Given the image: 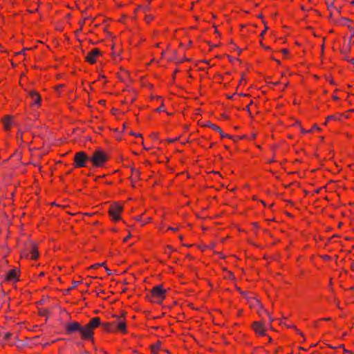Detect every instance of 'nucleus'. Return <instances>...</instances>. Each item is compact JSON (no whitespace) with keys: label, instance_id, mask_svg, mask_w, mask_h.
Instances as JSON below:
<instances>
[{"label":"nucleus","instance_id":"obj_52","mask_svg":"<svg viewBox=\"0 0 354 354\" xmlns=\"http://www.w3.org/2000/svg\"><path fill=\"white\" fill-rule=\"evenodd\" d=\"M329 17H330V18H331V17H332V14H331V13L330 14Z\"/></svg>","mask_w":354,"mask_h":354},{"label":"nucleus","instance_id":"obj_29","mask_svg":"<svg viewBox=\"0 0 354 354\" xmlns=\"http://www.w3.org/2000/svg\"><path fill=\"white\" fill-rule=\"evenodd\" d=\"M48 313V310H44L42 312H41V315H46Z\"/></svg>","mask_w":354,"mask_h":354},{"label":"nucleus","instance_id":"obj_21","mask_svg":"<svg viewBox=\"0 0 354 354\" xmlns=\"http://www.w3.org/2000/svg\"><path fill=\"white\" fill-rule=\"evenodd\" d=\"M79 283H80V281H74L73 286L71 288H70L68 290H71L73 288L76 287Z\"/></svg>","mask_w":354,"mask_h":354},{"label":"nucleus","instance_id":"obj_20","mask_svg":"<svg viewBox=\"0 0 354 354\" xmlns=\"http://www.w3.org/2000/svg\"><path fill=\"white\" fill-rule=\"evenodd\" d=\"M262 312L265 314H266L268 317H269V319H270V322H272L273 321V319L271 318L270 315V313L268 311H267L266 310H263Z\"/></svg>","mask_w":354,"mask_h":354},{"label":"nucleus","instance_id":"obj_42","mask_svg":"<svg viewBox=\"0 0 354 354\" xmlns=\"http://www.w3.org/2000/svg\"><path fill=\"white\" fill-rule=\"evenodd\" d=\"M133 172H135V173H136V174H138V170H136V169H133Z\"/></svg>","mask_w":354,"mask_h":354},{"label":"nucleus","instance_id":"obj_17","mask_svg":"<svg viewBox=\"0 0 354 354\" xmlns=\"http://www.w3.org/2000/svg\"><path fill=\"white\" fill-rule=\"evenodd\" d=\"M12 336V333H9V332H6L3 334V338L5 339H8L11 337Z\"/></svg>","mask_w":354,"mask_h":354},{"label":"nucleus","instance_id":"obj_36","mask_svg":"<svg viewBox=\"0 0 354 354\" xmlns=\"http://www.w3.org/2000/svg\"><path fill=\"white\" fill-rule=\"evenodd\" d=\"M323 258H324V259H330V257H329L328 255H324V256L323 257Z\"/></svg>","mask_w":354,"mask_h":354},{"label":"nucleus","instance_id":"obj_6","mask_svg":"<svg viewBox=\"0 0 354 354\" xmlns=\"http://www.w3.org/2000/svg\"><path fill=\"white\" fill-rule=\"evenodd\" d=\"M111 324H113V327L115 328V331L118 330L122 333L126 332V323L121 317H117V319Z\"/></svg>","mask_w":354,"mask_h":354},{"label":"nucleus","instance_id":"obj_51","mask_svg":"<svg viewBox=\"0 0 354 354\" xmlns=\"http://www.w3.org/2000/svg\"><path fill=\"white\" fill-rule=\"evenodd\" d=\"M40 275H41V276H43V275H44V272H41V273H40Z\"/></svg>","mask_w":354,"mask_h":354},{"label":"nucleus","instance_id":"obj_34","mask_svg":"<svg viewBox=\"0 0 354 354\" xmlns=\"http://www.w3.org/2000/svg\"><path fill=\"white\" fill-rule=\"evenodd\" d=\"M80 354H90V353L86 351H82Z\"/></svg>","mask_w":354,"mask_h":354},{"label":"nucleus","instance_id":"obj_32","mask_svg":"<svg viewBox=\"0 0 354 354\" xmlns=\"http://www.w3.org/2000/svg\"><path fill=\"white\" fill-rule=\"evenodd\" d=\"M169 230H171V231H174V232H176L178 230V228H174V227H169Z\"/></svg>","mask_w":354,"mask_h":354},{"label":"nucleus","instance_id":"obj_26","mask_svg":"<svg viewBox=\"0 0 354 354\" xmlns=\"http://www.w3.org/2000/svg\"><path fill=\"white\" fill-rule=\"evenodd\" d=\"M281 52L283 54L286 55L288 53V50L286 48H283L281 50Z\"/></svg>","mask_w":354,"mask_h":354},{"label":"nucleus","instance_id":"obj_8","mask_svg":"<svg viewBox=\"0 0 354 354\" xmlns=\"http://www.w3.org/2000/svg\"><path fill=\"white\" fill-rule=\"evenodd\" d=\"M30 254H31L30 259H37L39 256V253L37 249V247L34 243H30L28 246H27L26 248Z\"/></svg>","mask_w":354,"mask_h":354},{"label":"nucleus","instance_id":"obj_48","mask_svg":"<svg viewBox=\"0 0 354 354\" xmlns=\"http://www.w3.org/2000/svg\"><path fill=\"white\" fill-rule=\"evenodd\" d=\"M100 102L101 104H103V103H104V101L101 100Z\"/></svg>","mask_w":354,"mask_h":354},{"label":"nucleus","instance_id":"obj_33","mask_svg":"<svg viewBox=\"0 0 354 354\" xmlns=\"http://www.w3.org/2000/svg\"><path fill=\"white\" fill-rule=\"evenodd\" d=\"M348 62L353 64H354V58H352V59H348Z\"/></svg>","mask_w":354,"mask_h":354},{"label":"nucleus","instance_id":"obj_37","mask_svg":"<svg viewBox=\"0 0 354 354\" xmlns=\"http://www.w3.org/2000/svg\"><path fill=\"white\" fill-rule=\"evenodd\" d=\"M245 109H246L248 111H250V105H248V106L245 108Z\"/></svg>","mask_w":354,"mask_h":354},{"label":"nucleus","instance_id":"obj_53","mask_svg":"<svg viewBox=\"0 0 354 354\" xmlns=\"http://www.w3.org/2000/svg\"><path fill=\"white\" fill-rule=\"evenodd\" d=\"M264 48H265L266 49H268V48H269V47H268V46H265Z\"/></svg>","mask_w":354,"mask_h":354},{"label":"nucleus","instance_id":"obj_35","mask_svg":"<svg viewBox=\"0 0 354 354\" xmlns=\"http://www.w3.org/2000/svg\"><path fill=\"white\" fill-rule=\"evenodd\" d=\"M268 29V27H266V30H264L261 33V36H263L265 33H266V30Z\"/></svg>","mask_w":354,"mask_h":354},{"label":"nucleus","instance_id":"obj_15","mask_svg":"<svg viewBox=\"0 0 354 354\" xmlns=\"http://www.w3.org/2000/svg\"><path fill=\"white\" fill-rule=\"evenodd\" d=\"M105 265V263L103 262V263H95V264H93L92 265L90 268L91 269H95L97 268H99L100 266H104Z\"/></svg>","mask_w":354,"mask_h":354},{"label":"nucleus","instance_id":"obj_10","mask_svg":"<svg viewBox=\"0 0 354 354\" xmlns=\"http://www.w3.org/2000/svg\"><path fill=\"white\" fill-rule=\"evenodd\" d=\"M253 328L256 333H259L261 335H265V328L263 326L262 324L260 322H254L253 324Z\"/></svg>","mask_w":354,"mask_h":354},{"label":"nucleus","instance_id":"obj_4","mask_svg":"<svg viewBox=\"0 0 354 354\" xmlns=\"http://www.w3.org/2000/svg\"><path fill=\"white\" fill-rule=\"evenodd\" d=\"M89 161V157L84 151H79L74 156V166L76 168L86 166V162Z\"/></svg>","mask_w":354,"mask_h":354},{"label":"nucleus","instance_id":"obj_43","mask_svg":"<svg viewBox=\"0 0 354 354\" xmlns=\"http://www.w3.org/2000/svg\"><path fill=\"white\" fill-rule=\"evenodd\" d=\"M342 19L344 20V21H350V20L348 19H346V18H343Z\"/></svg>","mask_w":354,"mask_h":354},{"label":"nucleus","instance_id":"obj_18","mask_svg":"<svg viewBox=\"0 0 354 354\" xmlns=\"http://www.w3.org/2000/svg\"><path fill=\"white\" fill-rule=\"evenodd\" d=\"M218 132L222 138H231V136L230 135L223 133L221 129V131H218Z\"/></svg>","mask_w":354,"mask_h":354},{"label":"nucleus","instance_id":"obj_14","mask_svg":"<svg viewBox=\"0 0 354 354\" xmlns=\"http://www.w3.org/2000/svg\"><path fill=\"white\" fill-rule=\"evenodd\" d=\"M204 126L205 127H210L211 129L216 131H221V128L218 127V126L215 125L214 124H212L209 122H207L205 124H204Z\"/></svg>","mask_w":354,"mask_h":354},{"label":"nucleus","instance_id":"obj_25","mask_svg":"<svg viewBox=\"0 0 354 354\" xmlns=\"http://www.w3.org/2000/svg\"><path fill=\"white\" fill-rule=\"evenodd\" d=\"M28 48H24L21 51H19L18 53H16V55H21V54H24V51L26 50H27Z\"/></svg>","mask_w":354,"mask_h":354},{"label":"nucleus","instance_id":"obj_31","mask_svg":"<svg viewBox=\"0 0 354 354\" xmlns=\"http://www.w3.org/2000/svg\"><path fill=\"white\" fill-rule=\"evenodd\" d=\"M334 117L333 115H329L327 117L326 120H330V119H333Z\"/></svg>","mask_w":354,"mask_h":354},{"label":"nucleus","instance_id":"obj_39","mask_svg":"<svg viewBox=\"0 0 354 354\" xmlns=\"http://www.w3.org/2000/svg\"><path fill=\"white\" fill-rule=\"evenodd\" d=\"M351 268L354 270V262H353L351 264Z\"/></svg>","mask_w":354,"mask_h":354},{"label":"nucleus","instance_id":"obj_28","mask_svg":"<svg viewBox=\"0 0 354 354\" xmlns=\"http://www.w3.org/2000/svg\"><path fill=\"white\" fill-rule=\"evenodd\" d=\"M131 237V234H129L127 236H126L124 239V242H126L128 241V239Z\"/></svg>","mask_w":354,"mask_h":354},{"label":"nucleus","instance_id":"obj_40","mask_svg":"<svg viewBox=\"0 0 354 354\" xmlns=\"http://www.w3.org/2000/svg\"><path fill=\"white\" fill-rule=\"evenodd\" d=\"M240 292H241V294L242 295L245 296V293L244 292H243V291H240Z\"/></svg>","mask_w":354,"mask_h":354},{"label":"nucleus","instance_id":"obj_5","mask_svg":"<svg viewBox=\"0 0 354 354\" xmlns=\"http://www.w3.org/2000/svg\"><path fill=\"white\" fill-rule=\"evenodd\" d=\"M122 206L119 204H115L111 206L109 212L112 219L115 221L120 219V214L122 211Z\"/></svg>","mask_w":354,"mask_h":354},{"label":"nucleus","instance_id":"obj_54","mask_svg":"<svg viewBox=\"0 0 354 354\" xmlns=\"http://www.w3.org/2000/svg\"><path fill=\"white\" fill-rule=\"evenodd\" d=\"M276 62L278 63V64H280V62L279 60H276Z\"/></svg>","mask_w":354,"mask_h":354},{"label":"nucleus","instance_id":"obj_7","mask_svg":"<svg viewBox=\"0 0 354 354\" xmlns=\"http://www.w3.org/2000/svg\"><path fill=\"white\" fill-rule=\"evenodd\" d=\"M100 54V51L97 48L93 49L86 56V61L91 64H94L96 62L95 58Z\"/></svg>","mask_w":354,"mask_h":354},{"label":"nucleus","instance_id":"obj_1","mask_svg":"<svg viewBox=\"0 0 354 354\" xmlns=\"http://www.w3.org/2000/svg\"><path fill=\"white\" fill-rule=\"evenodd\" d=\"M100 324V319L97 317L92 318L89 322L84 326H82L78 322H73L66 326V333L67 335L79 333L82 339H92L93 330L99 327Z\"/></svg>","mask_w":354,"mask_h":354},{"label":"nucleus","instance_id":"obj_30","mask_svg":"<svg viewBox=\"0 0 354 354\" xmlns=\"http://www.w3.org/2000/svg\"><path fill=\"white\" fill-rule=\"evenodd\" d=\"M130 134L131 135H133V136H141L140 134H136L135 132H133V131H131L130 132Z\"/></svg>","mask_w":354,"mask_h":354},{"label":"nucleus","instance_id":"obj_46","mask_svg":"<svg viewBox=\"0 0 354 354\" xmlns=\"http://www.w3.org/2000/svg\"><path fill=\"white\" fill-rule=\"evenodd\" d=\"M344 352H345V353H351V351H348V350H346V349H344Z\"/></svg>","mask_w":354,"mask_h":354},{"label":"nucleus","instance_id":"obj_2","mask_svg":"<svg viewBox=\"0 0 354 354\" xmlns=\"http://www.w3.org/2000/svg\"><path fill=\"white\" fill-rule=\"evenodd\" d=\"M166 290L161 285L154 286L151 290V296H149L151 301L160 304L165 298Z\"/></svg>","mask_w":354,"mask_h":354},{"label":"nucleus","instance_id":"obj_3","mask_svg":"<svg viewBox=\"0 0 354 354\" xmlns=\"http://www.w3.org/2000/svg\"><path fill=\"white\" fill-rule=\"evenodd\" d=\"M107 160V156L102 150H97L89 157L91 161L95 166L100 167Z\"/></svg>","mask_w":354,"mask_h":354},{"label":"nucleus","instance_id":"obj_47","mask_svg":"<svg viewBox=\"0 0 354 354\" xmlns=\"http://www.w3.org/2000/svg\"><path fill=\"white\" fill-rule=\"evenodd\" d=\"M323 320L328 321V320H330V318H324Z\"/></svg>","mask_w":354,"mask_h":354},{"label":"nucleus","instance_id":"obj_11","mask_svg":"<svg viewBox=\"0 0 354 354\" xmlns=\"http://www.w3.org/2000/svg\"><path fill=\"white\" fill-rule=\"evenodd\" d=\"M29 96L35 104L39 105L40 104V96L37 92L35 91H30L29 92Z\"/></svg>","mask_w":354,"mask_h":354},{"label":"nucleus","instance_id":"obj_50","mask_svg":"<svg viewBox=\"0 0 354 354\" xmlns=\"http://www.w3.org/2000/svg\"><path fill=\"white\" fill-rule=\"evenodd\" d=\"M322 51L324 50V45H322Z\"/></svg>","mask_w":354,"mask_h":354},{"label":"nucleus","instance_id":"obj_24","mask_svg":"<svg viewBox=\"0 0 354 354\" xmlns=\"http://www.w3.org/2000/svg\"><path fill=\"white\" fill-rule=\"evenodd\" d=\"M292 328H294L295 329V330L297 331V333H299V335H301V336H303V335H304V334H303L301 331H299V330H298L295 326H292Z\"/></svg>","mask_w":354,"mask_h":354},{"label":"nucleus","instance_id":"obj_19","mask_svg":"<svg viewBox=\"0 0 354 354\" xmlns=\"http://www.w3.org/2000/svg\"><path fill=\"white\" fill-rule=\"evenodd\" d=\"M153 16L151 15H146L145 17V21L149 23V21H151L152 19H153Z\"/></svg>","mask_w":354,"mask_h":354},{"label":"nucleus","instance_id":"obj_45","mask_svg":"<svg viewBox=\"0 0 354 354\" xmlns=\"http://www.w3.org/2000/svg\"><path fill=\"white\" fill-rule=\"evenodd\" d=\"M333 99H334L335 100H338V97H337V96H334V97H333Z\"/></svg>","mask_w":354,"mask_h":354},{"label":"nucleus","instance_id":"obj_13","mask_svg":"<svg viewBox=\"0 0 354 354\" xmlns=\"http://www.w3.org/2000/svg\"><path fill=\"white\" fill-rule=\"evenodd\" d=\"M11 122H12V117L10 115L6 116V118L3 120L4 128L6 129H10V127H11Z\"/></svg>","mask_w":354,"mask_h":354},{"label":"nucleus","instance_id":"obj_12","mask_svg":"<svg viewBox=\"0 0 354 354\" xmlns=\"http://www.w3.org/2000/svg\"><path fill=\"white\" fill-rule=\"evenodd\" d=\"M100 326H102L103 328L107 332H115V329L113 327L111 322L101 323Z\"/></svg>","mask_w":354,"mask_h":354},{"label":"nucleus","instance_id":"obj_49","mask_svg":"<svg viewBox=\"0 0 354 354\" xmlns=\"http://www.w3.org/2000/svg\"><path fill=\"white\" fill-rule=\"evenodd\" d=\"M179 239H180V240H182V239H183L182 236H179Z\"/></svg>","mask_w":354,"mask_h":354},{"label":"nucleus","instance_id":"obj_44","mask_svg":"<svg viewBox=\"0 0 354 354\" xmlns=\"http://www.w3.org/2000/svg\"><path fill=\"white\" fill-rule=\"evenodd\" d=\"M168 141H169V142H173L174 141V140L169 139V140H168Z\"/></svg>","mask_w":354,"mask_h":354},{"label":"nucleus","instance_id":"obj_23","mask_svg":"<svg viewBox=\"0 0 354 354\" xmlns=\"http://www.w3.org/2000/svg\"><path fill=\"white\" fill-rule=\"evenodd\" d=\"M318 129V130H319V129H319V128L316 124H315V125L312 127V129H311L310 130H309V131H308V132H311L313 129Z\"/></svg>","mask_w":354,"mask_h":354},{"label":"nucleus","instance_id":"obj_27","mask_svg":"<svg viewBox=\"0 0 354 354\" xmlns=\"http://www.w3.org/2000/svg\"><path fill=\"white\" fill-rule=\"evenodd\" d=\"M163 111V106L162 105L160 106V107H158L157 109H156V111Z\"/></svg>","mask_w":354,"mask_h":354},{"label":"nucleus","instance_id":"obj_38","mask_svg":"<svg viewBox=\"0 0 354 354\" xmlns=\"http://www.w3.org/2000/svg\"><path fill=\"white\" fill-rule=\"evenodd\" d=\"M301 131L303 133H308V131H305L304 129H301Z\"/></svg>","mask_w":354,"mask_h":354},{"label":"nucleus","instance_id":"obj_41","mask_svg":"<svg viewBox=\"0 0 354 354\" xmlns=\"http://www.w3.org/2000/svg\"><path fill=\"white\" fill-rule=\"evenodd\" d=\"M222 117L224 118H226V119L227 118V116L224 115V114H222Z\"/></svg>","mask_w":354,"mask_h":354},{"label":"nucleus","instance_id":"obj_55","mask_svg":"<svg viewBox=\"0 0 354 354\" xmlns=\"http://www.w3.org/2000/svg\"><path fill=\"white\" fill-rule=\"evenodd\" d=\"M232 96H231V95L228 96V98H232Z\"/></svg>","mask_w":354,"mask_h":354},{"label":"nucleus","instance_id":"obj_16","mask_svg":"<svg viewBox=\"0 0 354 354\" xmlns=\"http://www.w3.org/2000/svg\"><path fill=\"white\" fill-rule=\"evenodd\" d=\"M15 344L19 348H21L25 346V344L21 340H17Z\"/></svg>","mask_w":354,"mask_h":354},{"label":"nucleus","instance_id":"obj_9","mask_svg":"<svg viewBox=\"0 0 354 354\" xmlns=\"http://www.w3.org/2000/svg\"><path fill=\"white\" fill-rule=\"evenodd\" d=\"M5 279H6V281H17L18 279L17 270L15 269L10 270L8 272V273L7 274Z\"/></svg>","mask_w":354,"mask_h":354},{"label":"nucleus","instance_id":"obj_22","mask_svg":"<svg viewBox=\"0 0 354 354\" xmlns=\"http://www.w3.org/2000/svg\"><path fill=\"white\" fill-rule=\"evenodd\" d=\"M105 270H106V272H107V274H108L109 275L112 274V272H111V270L109 268H108L107 267H105Z\"/></svg>","mask_w":354,"mask_h":354}]
</instances>
